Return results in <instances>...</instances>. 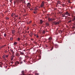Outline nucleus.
<instances>
[{"instance_id":"1","label":"nucleus","mask_w":75,"mask_h":75,"mask_svg":"<svg viewBox=\"0 0 75 75\" xmlns=\"http://www.w3.org/2000/svg\"><path fill=\"white\" fill-rule=\"evenodd\" d=\"M60 23V21H59L57 22L56 21H54L53 22V24L54 25H57V24H59Z\"/></svg>"},{"instance_id":"2","label":"nucleus","mask_w":75,"mask_h":75,"mask_svg":"<svg viewBox=\"0 0 75 75\" xmlns=\"http://www.w3.org/2000/svg\"><path fill=\"white\" fill-rule=\"evenodd\" d=\"M48 20L49 21H54L55 20L54 19H52V18H48Z\"/></svg>"},{"instance_id":"3","label":"nucleus","mask_w":75,"mask_h":75,"mask_svg":"<svg viewBox=\"0 0 75 75\" xmlns=\"http://www.w3.org/2000/svg\"><path fill=\"white\" fill-rule=\"evenodd\" d=\"M45 4V2L43 1L41 3V4L40 5L41 7H43L44 6V5Z\"/></svg>"},{"instance_id":"4","label":"nucleus","mask_w":75,"mask_h":75,"mask_svg":"<svg viewBox=\"0 0 75 75\" xmlns=\"http://www.w3.org/2000/svg\"><path fill=\"white\" fill-rule=\"evenodd\" d=\"M19 3V0H16V1H14V4H18Z\"/></svg>"},{"instance_id":"5","label":"nucleus","mask_w":75,"mask_h":75,"mask_svg":"<svg viewBox=\"0 0 75 75\" xmlns=\"http://www.w3.org/2000/svg\"><path fill=\"white\" fill-rule=\"evenodd\" d=\"M20 64V62L18 61H17L15 63V65H16V66H17L18 65V64Z\"/></svg>"},{"instance_id":"6","label":"nucleus","mask_w":75,"mask_h":75,"mask_svg":"<svg viewBox=\"0 0 75 75\" xmlns=\"http://www.w3.org/2000/svg\"><path fill=\"white\" fill-rule=\"evenodd\" d=\"M64 14H65V15H68L69 16H71L70 13H69L68 11H67Z\"/></svg>"},{"instance_id":"7","label":"nucleus","mask_w":75,"mask_h":75,"mask_svg":"<svg viewBox=\"0 0 75 75\" xmlns=\"http://www.w3.org/2000/svg\"><path fill=\"white\" fill-rule=\"evenodd\" d=\"M62 17H65V18H66V17H67V16H65V13H64L62 15Z\"/></svg>"},{"instance_id":"8","label":"nucleus","mask_w":75,"mask_h":75,"mask_svg":"<svg viewBox=\"0 0 75 75\" xmlns=\"http://www.w3.org/2000/svg\"><path fill=\"white\" fill-rule=\"evenodd\" d=\"M51 40H52V38L51 37H50L48 39V40H49V42H51Z\"/></svg>"},{"instance_id":"9","label":"nucleus","mask_w":75,"mask_h":75,"mask_svg":"<svg viewBox=\"0 0 75 75\" xmlns=\"http://www.w3.org/2000/svg\"><path fill=\"white\" fill-rule=\"evenodd\" d=\"M16 56L17 57H20V55L19 54V53H16Z\"/></svg>"},{"instance_id":"10","label":"nucleus","mask_w":75,"mask_h":75,"mask_svg":"<svg viewBox=\"0 0 75 75\" xmlns=\"http://www.w3.org/2000/svg\"><path fill=\"white\" fill-rule=\"evenodd\" d=\"M32 22V21H30L29 22H28L27 23V24H31Z\"/></svg>"},{"instance_id":"11","label":"nucleus","mask_w":75,"mask_h":75,"mask_svg":"<svg viewBox=\"0 0 75 75\" xmlns=\"http://www.w3.org/2000/svg\"><path fill=\"white\" fill-rule=\"evenodd\" d=\"M40 24H42L43 23V21L42 20H40Z\"/></svg>"},{"instance_id":"12","label":"nucleus","mask_w":75,"mask_h":75,"mask_svg":"<svg viewBox=\"0 0 75 75\" xmlns=\"http://www.w3.org/2000/svg\"><path fill=\"white\" fill-rule=\"evenodd\" d=\"M20 54L21 55H24V52H20Z\"/></svg>"},{"instance_id":"13","label":"nucleus","mask_w":75,"mask_h":75,"mask_svg":"<svg viewBox=\"0 0 75 75\" xmlns=\"http://www.w3.org/2000/svg\"><path fill=\"white\" fill-rule=\"evenodd\" d=\"M15 33V30H13L12 31V33L13 34H14V33Z\"/></svg>"},{"instance_id":"14","label":"nucleus","mask_w":75,"mask_h":75,"mask_svg":"<svg viewBox=\"0 0 75 75\" xmlns=\"http://www.w3.org/2000/svg\"><path fill=\"white\" fill-rule=\"evenodd\" d=\"M10 40H11V41H13V36L12 37L10 38Z\"/></svg>"},{"instance_id":"15","label":"nucleus","mask_w":75,"mask_h":75,"mask_svg":"<svg viewBox=\"0 0 75 75\" xmlns=\"http://www.w3.org/2000/svg\"><path fill=\"white\" fill-rule=\"evenodd\" d=\"M45 31L43 30L42 31V34H45Z\"/></svg>"},{"instance_id":"16","label":"nucleus","mask_w":75,"mask_h":75,"mask_svg":"<svg viewBox=\"0 0 75 75\" xmlns=\"http://www.w3.org/2000/svg\"><path fill=\"white\" fill-rule=\"evenodd\" d=\"M21 1L23 3H25V0H21Z\"/></svg>"},{"instance_id":"17","label":"nucleus","mask_w":75,"mask_h":75,"mask_svg":"<svg viewBox=\"0 0 75 75\" xmlns=\"http://www.w3.org/2000/svg\"><path fill=\"white\" fill-rule=\"evenodd\" d=\"M46 25H47V26H48V25H49V23H46Z\"/></svg>"},{"instance_id":"18","label":"nucleus","mask_w":75,"mask_h":75,"mask_svg":"<svg viewBox=\"0 0 75 75\" xmlns=\"http://www.w3.org/2000/svg\"><path fill=\"white\" fill-rule=\"evenodd\" d=\"M75 20V16H74V17L73 18V19L72 20V21H74Z\"/></svg>"},{"instance_id":"19","label":"nucleus","mask_w":75,"mask_h":75,"mask_svg":"<svg viewBox=\"0 0 75 75\" xmlns=\"http://www.w3.org/2000/svg\"><path fill=\"white\" fill-rule=\"evenodd\" d=\"M17 43L16 42H14V43L13 44L14 45H17Z\"/></svg>"},{"instance_id":"20","label":"nucleus","mask_w":75,"mask_h":75,"mask_svg":"<svg viewBox=\"0 0 75 75\" xmlns=\"http://www.w3.org/2000/svg\"><path fill=\"white\" fill-rule=\"evenodd\" d=\"M57 3H58V4H60L61 3V1H57Z\"/></svg>"},{"instance_id":"21","label":"nucleus","mask_w":75,"mask_h":75,"mask_svg":"<svg viewBox=\"0 0 75 75\" xmlns=\"http://www.w3.org/2000/svg\"><path fill=\"white\" fill-rule=\"evenodd\" d=\"M14 16L15 17H18V15H16L15 13H14Z\"/></svg>"},{"instance_id":"22","label":"nucleus","mask_w":75,"mask_h":75,"mask_svg":"<svg viewBox=\"0 0 75 75\" xmlns=\"http://www.w3.org/2000/svg\"><path fill=\"white\" fill-rule=\"evenodd\" d=\"M39 36H38V34H37L36 35V38H39Z\"/></svg>"},{"instance_id":"23","label":"nucleus","mask_w":75,"mask_h":75,"mask_svg":"<svg viewBox=\"0 0 75 75\" xmlns=\"http://www.w3.org/2000/svg\"><path fill=\"white\" fill-rule=\"evenodd\" d=\"M30 6V3H28V6Z\"/></svg>"},{"instance_id":"24","label":"nucleus","mask_w":75,"mask_h":75,"mask_svg":"<svg viewBox=\"0 0 75 75\" xmlns=\"http://www.w3.org/2000/svg\"><path fill=\"white\" fill-rule=\"evenodd\" d=\"M13 16H14V13H12L11 15V17H13Z\"/></svg>"},{"instance_id":"25","label":"nucleus","mask_w":75,"mask_h":75,"mask_svg":"<svg viewBox=\"0 0 75 75\" xmlns=\"http://www.w3.org/2000/svg\"><path fill=\"white\" fill-rule=\"evenodd\" d=\"M11 61H13V57H11Z\"/></svg>"},{"instance_id":"26","label":"nucleus","mask_w":75,"mask_h":75,"mask_svg":"<svg viewBox=\"0 0 75 75\" xmlns=\"http://www.w3.org/2000/svg\"><path fill=\"white\" fill-rule=\"evenodd\" d=\"M6 20H9V18L8 17H6Z\"/></svg>"},{"instance_id":"27","label":"nucleus","mask_w":75,"mask_h":75,"mask_svg":"<svg viewBox=\"0 0 75 75\" xmlns=\"http://www.w3.org/2000/svg\"><path fill=\"white\" fill-rule=\"evenodd\" d=\"M68 2H69V3H71V2L70 1V0H68Z\"/></svg>"},{"instance_id":"28","label":"nucleus","mask_w":75,"mask_h":75,"mask_svg":"<svg viewBox=\"0 0 75 75\" xmlns=\"http://www.w3.org/2000/svg\"><path fill=\"white\" fill-rule=\"evenodd\" d=\"M18 41H19L20 40V38H17Z\"/></svg>"},{"instance_id":"29","label":"nucleus","mask_w":75,"mask_h":75,"mask_svg":"<svg viewBox=\"0 0 75 75\" xmlns=\"http://www.w3.org/2000/svg\"><path fill=\"white\" fill-rule=\"evenodd\" d=\"M34 43L35 44V45H37V43L35 42Z\"/></svg>"},{"instance_id":"30","label":"nucleus","mask_w":75,"mask_h":75,"mask_svg":"<svg viewBox=\"0 0 75 75\" xmlns=\"http://www.w3.org/2000/svg\"><path fill=\"white\" fill-rule=\"evenodd\" d=\"M4 36L5 37H6V36H7V35H6V33H5L4 34Z\"/></svg>"},{"instance_id":"31","label":"nucleus","mask_w":75,"mask_h":75,"mask_svg":"<svg viewBox=\"0 0 75 75\" xmlns=\"http://www.w3.org/2000/svg\"><path fill=\"white\" fill-rule=\"evenodd\" d=\"M3 58H5L6 57V55H4V56H3Z\"/></svg>"},{"instance_id":"32","label":"nucleus","mask_w":75,"mask_h":75,"mask_svg":"<svg viewBox=\"0 0 75 75\" xmlns=\"http://www.w3.org/2000/svg\"><path fill=\"white\" fill-rule=\"evenodd\" d=\"M55 47L56 48H57V47H58V45H56L55 46Z\"/></svg>"},{"instance_id":"33","label":"nucleus","mask_w":75,"mask_h":75,"mask_svg":"<svg viewBox=\"0 0 75 75\" xmlns=\"http://www.w3.org/2000/svg\"><path fill=\"white\" fill-rule=\"evenodd\" d=\"M14 54H12V56H11L12 57H14Z\"/></svg>"},{"instance_id":"34","label":"nucleus","mask_w":75,"mask_h":75,"mask_svg":"<svg viewBox=\"0 0 75 75\" xmlns=\"http://www.w3.org/2000/svg\"><path fill=\"white\" fill-rule=\"evenodd\" d=\"M20 64H23V62H22L21 61H20Z\"/></svg>"},{"instance_id":"35","label":"nucleus","mask_w":75,"mask_h":75,"mask_svg":"<svg viewBox=\"0 0 75 75\" xmlns=\"http://www.w3.org/2000/svg\"><path fill=\"white\" fill-rule=\"evenodd\" d=\"M37 8H35V11H36V10H37Z\"/></svg>"},{"instance_id":"36","label":"nucleus","mask_w":75,"mask_h":75,"mask_svg":"<svg viewBox=\"0 0 75 75\" xmlns=\"http://www.w3.org/2000/svg\"><path fill=\"white\" fill-rule=\"evenodd\" d=\"M35 75H39V74L38 73H35Z\"/></svg>"},{"instance_id":"37","label":"nucleus","mask_w":75,"mask_h":75,"mask_svg":"<svg viewBox=\"0 0 75 75\" xmlns=\"http://www.w3.org/2000/svg\"><path fill=\"white\" fill-rule=\"evenodd\" d=\"M71 21H72L70 20L68 22V23H71Z\"/></svg>"},{"instance_id":"38","label":"nucleus","mask_w":75,"mask_h":75,"mask_svg":"<svg viewBox=\"0 0 75 75\" xmlns=\"http://www.w3.org/2000/svg\"><path fill=\"white\" fill-rule=\"evenodd\" d=\"M8 55H6V57L8 58Z\"/></svg>"},{"instance_id":"39","label":"nucleus","mask_w":75,"mask_h":75,"mask_svg":"<svg viewBox=\"0 0 75 75\" xmlns=\"http://www.w3.org/2000/svg\"><path fill=\"white\" fill-rule=\"evenodd\" d=\"M33 13H34V14H36V13H37V12H36H36H34Z\"/></svg>"},{"instance_id":"40","label":"nucleus","mask_w":75,"mask_h":75,"mask_svg":"<svg viewBox=\"0 0 75 75\" xmlns=\"http://www.w3.org/2000/svg\"><path fill=\"white\" fill-rule=\"evenodd\" d=\"M12 54H14V52H13V51L12 52Z\"/></svg>"},{"instance_id":"41","label":"nucleus","mask_w":75,"mask_h":75,"mask_svg":"<svg viewBox=\"0 0 75 75\" xmlns=\"http://www.w3.org/2000/svg\"><path fill=\"white\" fill-rule=\"evenodd\" d=\"M4 47V46L3 45L1 47V48H3V47Z\"/></svg>"},{"instance_id":"42","label":"nucleus","mask_w":75,"mask_h":75,"mask_svg":"<svg viewBox=\"0 0 75 75\" xmlns=\"http://www.w3.org/2000/svg\"><path fill=\"white\" fill-rule=\"evenodd\" d=\"M10 51L11 52H12L13 51V50H12L11 49H10Z\"/></svg>"},{"instance_id":"43","label":"nucleus","mask_w":75,"mask_h":75,"mask_svg":"<svg viewBox=\"0 0 75 75\" xmlns=\"http://www.w3.org/2000/svg\"><path fill=\"white\" fill-rule=\"evenodd\" d=\"M4 6H5V4H4L3 5H2V7H4Z\"/></svg>"},{"instance_id":"44","label":"nucleus","mask_w":75,"mask_h":75,"mask_svg":"<svg viewBox=\"0 0 75 75\" xmlns=\"http://www.w3.org/2000/svg\"><path fill=\"white\" fill-rule=\"evenodd\" d=\"M31 40L32 41H33V40H34V39H33V38H31Z\"/></svg>"},{"instance_id":"45","label":"nucleus","mask_w":75,"mask_h":75,"mask_svg":"<svg viewBox=\"0 0 75 75\" xmlns=\"http://www.w3.org/2000/svg\"><path fill=\"white\" fill-rule=\"evenodd\" d=\"M30 10H33V9L32 8H31L30 9Z\"/></svg>"},{"instance_id":"46","label":"nucleus","mask_w":75,"mask_h":75,"mask_svg":"<svg viewBox=\"0 0 75 75\" xmlns=\"http://www.w3.org/2000/svg\"><path fill=\"white\" fill-rule=\"evenodd\" d=\"M34 36H35V37H36L37 36V35L36 34H35L34 35Z\"/></svg>"},{"instance_id":"47","label":"nucleus","mask_w":75,"mask_h":75,"mask_svg":"<svg viewBox=\"0 0 75 75\" xmlns=\"http://www.w3.org/2000/svg\"><path fill=\"white\" fill-rule=\"evenodd\" d=\"M74 25H75V21L74 20Z\"/></svg>"},{"instance_id":"48","label":"nucleus","mask_w":75,"mask_h":75,"mask_svg":"<svg viewBox=\"0 0 75 75\" xmlns=\"http://www.w3.org/2000/svg\"><path fill=\"white\" fill-rule=\"evenodd\" d=\"M72 28H73L74 29V28H75V27H74V26H73V27Z\"/></svg>"},{"instance_id":"49","label":"nucleus","mask_w":75,"mask_h":75,"mask_svg":"<svg viewBox=\"0 0 75 75\" xmlns=\"http://www.w3.org/2000/svg\"><path fill=\"white\" fill-rule=\"evenodd\" d=\"M54 10H57V8H54Z\"/></svg>"},{"instance_id":"50","label":"nucleus","mask_w":75,"mask_h":75,"mask_svg":"<svg viewBox=\"0 0 75 75\" xmlns=\"http://www.w3.org/2000/svg\"><path fill=\"white\" fill-rule=\"evenodd\" d=\"M11 64H13V62H11Z\"/></svg>"},{"instance_id":"51","label":"nucleus","mask_w":75,"mask_h":75,"mask_svg":"<svg viewBox=\"0 0 75 75\" xmlns=\"http://www.w3.org/2000/svg\"><path fill=\"white\" fill-rule=\"evenodd\" d=\"M13 1V0H10V2H11V1Z\"/></svg>"},{"instance_id":"52","label":"nucleus","mask_w":75,"mask_h":75,"mask_svg":"<svg viewBox=\"0 0 75 75\" xmlns=\"http://www.w3.org/2000/svg\"><path fill=\"white\" fill-rule=\"evenodd\" d=\"M0 67H1V68H2V66L0 64Z\"/></svg>"},{"instance_id":"53","label":"nucleus","mask_w":75,"mask_h":75,"mask_svg":"<svg viewBox=\"0 0 75 75\" xmlns=\"http://www.w3.org/2000/svg\"><path fill=\"white\" fill-rule=\"evenodd\" d=\"M31 34L32 35H33V33H31Z\"/></svg>"},{"instance_id":"54","label":"nucleus","mask_w":75,"mask_h":75,"mask_svg":"<svg viewBox=\"0 0 75 75\" xmlns=\"http://www.w3.org/2000/svg\"><path fill=\"white\" fill-rule=\"evenodd\" d=\"M19 19H21V18L20 17L19 18Z\"/></svg>"},{"instance_id":"55","label":"nucleus","mask_w":75,"mask_h":75,"mask_svg":"<svg viewBox=\"0 0 75 75\" xmlns=\"http://www.w3.org/2000/svg\"><path fill=\"white\" fill-rule=\"evenodd\" d=\"M1 48H1V47H0V49H1Z\"/></svg>"},{"instance_id":"56","label":"nucleus","mask_w":75,"mask_h":75,"mask_svg":"<svg viewBox=\"0 0 75 75\" xmlns=\"http://www.w3.org/2000/svg\"><path fill=\"white\" fill-rule=\"evenodd\" d=\"M52 50H52V49H53V47H52Z\"/></svg>"},{"instance_id":"57","label":"nucleus","mask_w":75,"mask_h":75,"mask_svg":"<svg viewBox=\"0 0 75 75\" xmlns=\"http://www.w3.org/2000/svg\"><path fill=\"white\" fill-rule=\"evenodd\" d=\"M4 47H5V46H6V45H4Z\"/></svg>"},{"instance_id":"58","label":"nucleus","mask_w":75,"mask_h":75,"mask_svg":"<svg viewBox=\"0 0 75 75\" xmlns=\"http://www.w3.org/2000/svg\"><path fill=\"white\" fill-rule=\"evenodd\" d=\"M30 37H32V36H31V35H30Z\"/></svg>"},{"instance_id":"59","label":"nucleus","mask_w":75,"mask_h":75,"mask_svg":"<svg viewBox=\"0 0 75 75\" xmlns=\"http://www.w3.org/2000/svg\"><path fill=\"white\" fill-rule=\"evenodd\" d=\"M24 37H25V36H24Z\"/></svg>"},{"instance_id":"60","label":"nucleus","mask_w":75,"mask_h":75,"mask_svg":"<svg viewBox=\"0 0 75 75\" xmlns=\"http://www.w3.org/2000/svg\"><path fill=\"white\" fill-rule=\"evenodd\" d=\"M63 6H65V5L64 4H63Z\"/></svg>"},{"instance_id":"61","label":"nucleus","mask_w":75,"mask_h":75,"mask_svg":"<svg viewBox=\"0 0 75 75\" xmlns=\"http://www.w3.org/2000/svg\"><path fill=\"white\" fill-rule=\"evenodd\" d=\"M10 48V47H8V48Z\"/></svg>"},{"instance_id":"62","label":"nucleus","mask_w":75,"mask_h":75,"mask_svg":"<svg viewBox=\"0 0 75 75\" xmlns=\"http://www.w3.org/2000/svg\"><path fill=\"white\" fill-rule=\"evenodd\" d=\"M7 66H6V68H7Z\"/></svg>"},{"instance_id":"63","label":"nucleus","mask_w":75,"mask_h":75,"mask_svg":"<svg viewBox=\"0 0 75 75\" xmlns=\"http://www.w3.org/2000/svg\"><path fill=\"white\" fill-rule=\"evenodd\" d=\"M1 64H2V65H3V63H1Z\"/></svg>"},{"instance_id":"64","label":"nucleus","mask_w":75,"mask_h":75,"mask_svg":"<svg viewBox=\"0 0 75 75\" xmlns=\"http://www.w3.org/2000/svg\"><path fill=\"white\" fill-rule=\"evenodd\" d=\"M58 5V4H57V6Z\"/></svg>"}]
</instances>
